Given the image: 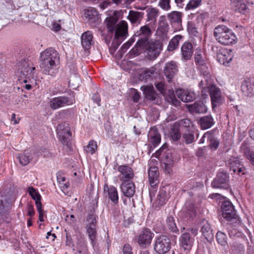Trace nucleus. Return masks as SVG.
<instances>
[{
	"mask_svg": "<svg viewBox=\"0 0 254 254\" xmlns=\"http://www.w3.org/2000/svg\"><path fill=\"white\" fill-rule=\"evenodd\" d=\"M118 20L116 15L109 16L105 20L108 30H115L111 46L109 47L111 54H113L118 49L127 33V23L125 21H122L117 24Z\"/></svg>",
	"mask_w": 254,
	"mask_h": 254,
	"instance_id": "1",
	"label": "nucleus"
},
{
	"mask_svg": "<svg viewBox=\"0 0 254 254\" xmlns=\"http://www.w3.org/2000/svg\"><path fill=\"white\" fill-rule=\"evenodd\" d=\"M59 57L58 52L53 48L46 49L41 54L40 67L47 74L54 76L57 72Z\"/></svg>",
	"mask_w": 254,
	"mask_h": 254,
	"instance_id": "2",
	"label": "nucleus"
},
{
	"mask_svg": "<svg viewBox=\"0 0 254 254\" xmlns=\"http://www.w3.org/2000/svg\"><path fill=\"white\" fill-rule=\"evenodd\" d=\"M224 190L226 191L225 193L226 196H223V218L227 221L232 227H237L240 225V221L236 215L233 204L229 199L227 197V196L233 195L232 190L227 183H223Z\"/></svg>",
	"mask_w": 254,
	"mask_h": 254,
	"instance_id": "3",
	"label": "nucleus"
},
{
	"mask_svg": "<svg viewBox=\"0 0 254 254\" xmlns=\"http://www.w3.org/2000/svg\"><path fill=\"white\" fill-rule=\"evenodd\" d=\"M158 168L156 166H150L148 171V179L150 186L149 188V194L151 199L154 197L155 193L157 191L158 185L159 183Z\"/></svg>",
	"mask_w": 254,
	"mask_h": 254,
	"instance_id": "4",
	"label": "nucleus"
},
{
	"mask_svg": "<svg viewBox=\"0 0 254 254\" xmlns=\"http://www.w3.org/2000/svg\"><path fill=\"white\" fill-rule=\"evenodd\" d=\"M57 133L61 142L68 147L71 136L69 125L65 123L59 124L57 127Z\"/></svg>",
	"mask_w": 254,
	"mask_h": 254,
	"instance_id": "5",
	"label": "nucleus"
},
{
	"mask_svg": "<svg viewBox=\"0 0 254 254\" xmlns=\"http://www.w3.org/2000/svg\"><path fill=\"white\" fill-rule=\"evenodd\" d=\"M170 248V240L168 236L162 235L157 237L154 248L158 254H165L169 250Z\"/></svg>",
	"mask_w": 254,
	"mask_h": 254,
	"instance_id": "6",
	"label": "nucleus"
},
{
	"mask_svg": "<svg viewBox=\"0 0 254 254\" xmlns=\"http://www.w3.org/2000/svg\"><path fill=\"white\" fill-rule=\"evenodd\" d=\"M117 170L120 173L119 177L122 183L129 182L134 177L132 169L127 165L119 166Z\"/></svg>",
	"mask_w": 254,
	"mask_h": 254,
	"instance_id": "7",
	"label": "nucleus"
},
{
	"mask_svg": "<svg viewBox=\"0 0 254 254\" xmlns=\"http://www.w3.org/2000/svg\"><path fill=\"white\" fill-rule=\"evenodd\" d=\"M208 91L211 97L212 108L221 104L222 96L221 91L215 85H212L208 88Z\"/></svg>",
	"mask_w": 254,
	"mask_h": 254,
	"instance_id": "8",
	"label": "nucleus"
},
{
	"mask_svg": "<svg viewBox=\"0 0 254 254\" xmlns=\"http://www.w3.org/2000/svg\"><path fill=\"white\" fill-rule=\"evenodd\" d=\"M72 99L66 96H60L53 98L50 103V107L54 110L72 104Z\"/></svg>",
	"mask_w": 254,
	"mask_h": 254,
	"instance_id": "9",
	"label": "nucleus"
},
{
	"mask_svg": "<svg viewBox=\"0 0 254 254\" xmlns=\"http://www.w3.org/2000/svg\"><path fill=\"white\" fill-rule=\"evenodd\" d=\"M161 49L162 44L159 41L149 43L146 49L149 59H155L159 56Z\"/></svg>",
	"mask_w": 254,
	"mask_h": 254,
	"instance_id": "10",
	"label": "nucleus"
},
{
	"mask_svg": "<svg viewBox=\"0 0 254 254\" xmlns=\"http://www.w3.org/2000/svg\"><path fill=\"white\" fill-rule=\"evenodd\" d=\"M162 168L168 174L172 172L174 160L171 151L168 150L165 152L162 157Z\"/></svg>",
	"mask_w": 254,
	"mask_h": 254,
	"instance_id": "11",
	"label": "nucleus"
},
{
	"mask_svg": "<svg viewBox=\"0 0 254 254\" xmlns=\"http://www.w3.org/2000/svg\"><path fill=\"white\" fill-rule=\"evenodd\" d=\"M153 237V233L148 229H144L138 236L137 243L140 246L146 247L150 244Z\"/></svg>",
	"mask_w": 254,
	"mask_h": 254,
	"instance_id": "12",
	"label": "nucleus"
},
{
	"mask_svg": "<svg viewBox=\"0 0 254 254\" xmlns=\"http://www.w3.org/2000/svg\"><path fill=\"white\" fill-rule=\"evenodd\" d=\"M179 240L181 248L186 251L187 254L191 249L194 239L190 236V233L186 232L181 236Z\"/></svg>",
	"mask_w": 254,
	"mask_h": 254,
	"instance_id": "13",
	"label": "nucleus"
},
{
	"mask_svg": "<svg viewBox=\"0 0 254 254\" xmlns=\"http://www.w3.org/2000/svg\"><path fill=\"white\" fill-rule=\"evenodd\" d=\"M168 19L171 24L177 30L182 29V13L179 11H173L168 14Z\"/></svg>",
	"mask_w": 254,
	"mask_h": 254,
	"instance_id": "14",
	"label": "nucleus"
},
{
	"mask_svg": "<svg viewBox=\"0 0 254 254\" xmlns=\"http://www.w3.org/2000/svg\"><path fill=\"white\" fill-rule=\"evenodd\" d=\"M226 165L229 168L230 170L233 171L234 173L239 174L243 172L245 170L244 166L241 164L239 160L234 157H231L227 162Z\"/></svg>",
	"mask_w": 254,
	"mask_h": 254,
	"instance_id": "15",
	"label": "nucleus"
},
{
	"mask_svg": "<svg viewBox=\"0 0 254 254\" xmlns=\"http://www.w3.org/2000/svg\"><path fill=\"white\" fill-rule=\"evenodd\" d=\"M178 66L176 62L171 61L166 64L164 68V73L168 79V82H170L178 72Z\"/></svg>",
	"mask_w": 254,
	"mask_h": 254,
	"instance_id": "16",
	"label": "nucleus"
},
{
	"mask_svg": "<svg viewBox=\"0 0 254 254\" xmlns=\"http://www.w3.org/2000/svg\"><path fill=\"white\" fill-rule=\"evenodd\" d=\"M237 37L232 31L227 27H223V45H230L237 42Z\"/></svg>",
	"mask_w": 254,
	"mask_h": 254,
	"instance_id": "17",
	"label": "nucleus"
},
{
	"mask_svg": "<svg viewBox=\"0 0 254 254\" xmlns=\"http://www.w3.org/2000/svg\"><path fill=\"white\" fill-rule=\"evenodd\" d=\"M148 141L154 147L160 143L161 135L155 127H151L148 133Z\"/></svg>",
	"mask_w": 254,
	"mask_h": 254,
	"instance_id": "18",
	"label": "nucleus"
},
{
	"mask_svg": "<svg viewBox=\"0 0 254 254\" xmlns=\"http://www.w3.org/2000/svg\"><path fill=\"white\" fill-rule=\"evenodd\" d=\"M121 189L125 196L130 198L134 195L135 187L131 182H124L121 186Z\"/></svg>",
	"mask_w": 254,
	"mask_h": 254,
	"instance_id": "19",
	"label": "nucleus"
},
{
	"mask_svg": "<svg viewBox=\"0 0 254 254\" xmlns=\"http://www.w3.org/2000/svg\"><path fill=\"white\" fill-rule=\"evenodd\" d=\"M201 232L208 242H210L214 237L212 230L207 221L203 220L201 222Z\"/></svg>",
	"mask_w": 254,
	"mask_h": 254,
	"instance_id": "20",
	"label": "nucleus"
},
{
	"mask_svg": "<svg viewBox=\"0 0 254 254\" xmlns=\"http://www.w3.org/2000/svg\"><path fill=\"white\" fill-rule=\"evenodd\" d=\"M187 108L189 112L192 114H202L206 113L207 111L206 106L201 101L196 102L193 104L188 105Z\"/></svg>",
	"mask_w": 254,
	"mask_h": 254,
	"instance_id": "21",
	"label": "nucleus"
},
{
	"mask_svg": "<svg viewBox=\"0 0 254 254\" xmlns=\"http://www.w3.org/2000/svg\"><path fill=\"white\" fill-rule=\"evenodd\" d=\"M176 93L178 98L184 102H191L195 98V96L193 92L182 89H177L176 91Z\"/></svg>",
	"mask_w": 254,
	"mask_h": 254,
	"instance_id": "22",
	"label": "nucleus"
},
{
	"mask_svg": "<svg viewBox=\"0 0 254 254\" xmlns=\"http://www.w3.org/2000/svg\"><path fill=\"white\" fill-rule=\"evenodd\" d=\"M81 39L82 46L85 50L89 49L93 44V35L89 31L83 33Z\"/></svg>",
	"mask_w": 254,
	"mask_h": 254,
	"instance_id": "23",
	"label": "nucleus"
},
{
	"mask_svg": "<svg viewBox=\"0 0 254 254\" xmlns=\"http://www.w3.org/2000/svg\"><path fill=\"white\" fill-rule=\"evenodd\" d=\"M241 90L246 96H253L254 94V82L249 79L245 80L242 83Z\"/></svg>",
	"mask_w": 254,
	"mask_h": 254,
	"instance_id": "24",
	"label": "nucleus"
},
{
	"mask_svg": "<svg viewBox=\"0 0 254 254\" xmlns=\"http://www.w3.org/2000/svg\"><path fill=\"white\" fill-rule=\"evenodd\" d=\"M107 191L108 196L114 204H117L118 202L119 196L117 189L114 187H109L107 185L104 186V191Z\"/></svg>",
	"mask_w": 254,
	"mask_h": 254,
	"instance_id": "25",
	"label": "nucleus"
},
{
	"mask_svg": "<svg viewBox=\"0 0 254 254\" xmlns=\"http://www.w3.org/2000/svg\"><path fill=\"white\" fill-rule=\"evenodd\" d=\"M143 91L145 98L149 100L154 101L157 96V94L154 91L153 86H142L140 88Z\"/></svg>",
	"mask_w": 254,
	"mask_h": 254,
	"instance_id": "26",
	"label": "nucleus"
},
{
	"mask_svg": "<svg viewBox=\"0 0 254 254\" xmlns=\"http://www.w3.org/2000/svg\"><path fill=\"white\" fill-rule=\"evenodd\" d=\"M183 59L189 60L192 55V46L190 43H185L181 48Z\"/></svg>",
	"mask_w": 254,
	"mask_h": 254,
	"instance_id": "27",
	"label": "nucleus"
},
{
	"mask_svg": "<svg viewBox=\"0 0 254 254\" xmlns=\"http://www.w3.org/2000/svg\"><path fill=\"white\" fill-rule=\"evenodd\" d=\"M182 213H185L184 218L187 220L193 218L196 214V211L193 204L187 202L186 203L185 208Z\"/></svg>",
	"mask_w": 254,
	"mask_h": 254,
	"instance_id": "28",
	"label": "nucleus"
},
{
	"mask_svg": "<svg viewBox=\"0 0 254 254\" xmlns=\"http://www.w3.org/2000/svg\"><path fill=\"white\" fill-rule=\"evenodd\" d=\"M35 68L34 67H31L30 64L26 62L23 64L22 68L21 69V74L23 76L27 78H33L34 76V70Z\"/></svg>",
	"mask_w": 254,
	"mask_h": 254,
	"instance_id": "29",
	"label": "nucleus"
},
{
	"mask_svg": "<svg viewBox=\"0 0 254 254\" xmlns=\"http://www.w3.org/2000/svg\"><path fill=\"white\" fill-rule=\"evenodd\" d=\"M199 124L201 129H206L209 128L214 124L213 119L210 116H204L200 119Z\"/></svg>",
	"mask_w": 254,
	"mask_h": 254,
	"instance_id": "30",
	"label": "nucleus"
},
{
	"mask_svg": "<svg viewBox=\"0 0 254 254\" xmlns=\"http://www.w3.org/2000/svg\"><path fill=\"white\" fill-rule=\"evenodd\" d=\"M143 15V12L130 10L127 18L132 23H134L139 22L142 19Z\"/></svg>",
	"mask_w": 254,
	"mask_h": 254,
	"instance_id": "31",
	"label": "nucleus"
},
{
	"mask_svg": "<svg viewBox=\"0 0 254 254\" xmlns=\"http://www.w3.org/2000/svg\"><path fill=\"white\" fill-rule=\"evenodd\" d=\"M28 192L31 197L35 200L37 209H39L40 208V206L42 205V203L41 202V195L33 187L29 188Z\"/></svg>",
	"mask_w": 254,
	"mask_h": 254,
	"instance_id": "32",
	"label": "nucleus"
},
{
	"mask_svg": "<svg viewBox=\"0 0 254 254\" xmlns=\"http://www.w3.org/2000/svg\"><path fill=\"white\" fill-rule=\"evenodd\" d=\"M155 73V69L151 67L143 70L139 75V79L142 81H147L151 79Z\"/></svg>",
	"mask_w": 254,
	"mask_h": 254,
	"instance_id": "33",
	"label": "nucleus"
},
{
	"mask_svg": "<svg viewBox=\"0 0 254 254\" xmlns=\"http://www.w3.org/2000/svg\"><path fill=\"white\" fill-rule=\"evenodd\" d=\"M151 33L150 28L147 25L141 26L139 30L135 34V37L149 38Z\"/></svg>",
	"mask_w": 254,
	"mask_h": 254,
	"instance_id": "34",
	"label": "nucleus"
},
{
	"mask_svg": "<svg viewBox=\"0 0 254 254\" xmlns=\"http://www.w3.org/2000/svg\"><path fill=\"white\" fill-rule=\"evenodd\" d=\"M17 158L22 165L26 166L29 163L32 158V157L30 152L28 151H25L19 154Z\"/></svg>",
	"mask_w": 254,
	"mask_h": 254,
	"instance_id": "35",
	"label": "nucleus"
},
{
	"mask_svg": "<svg viewBox=\"0 0 254 254\" xmlns=\"http://www.w3.org/2000/svg\"><path fill=\"white\" fill-rule=\"evenodd\" d=\"M85 17L91 22H96L99 18L97 11L94 8H88L85 11Z\"/></svg>",
	"mask_w": 254,
	"mask_h": 254,
	"instance_id": "36",
	"label": "nucleus"
},
{
	"mask_svg": "<svg viewBox=\"0 0 254 254\" xmlns=\"http://www.w3.org/2000/svg\"><path fill=\"white\" fill-rule=\"evenodd\" d=\"M232 7H235V10L242 13H245L247 10V6L243 0H237L232 3Z\"/></svg>",
	"mask_w": 254,
	"mask_h": 254,
	"instance_id": "37",
	"label": "nucleus"
},
{
	"mask_svg": "<svg viewBox=\"0 0 254 254\" xmlns=\"http://www.w3.org/2000/svg\"><path fill=\"white\" fill-rule=\"evenodd\" d=\"M166 100L168 102L173 105L175 106H179L180 105V102L175 97V94L173 90H169L166 95Z\"/></svg>",
	"mask_w": 254,
	"mask_h": 254,
	"instance_id": "38",
	"label": "nucleus"
},
{
	"mask_svg": "<svg viewBox=\"0 0 254 254\" xmlns=\"http://www.w3.org/2000/svg\"><path fill=\"white\" fill-rule=\"evenodd\" d=\"M174 124H175V127H179L181 130H183V128H186L188 130L192 125V123L188 119L181 120L174 123Z\"/></svg>",
	"mask_w": 254,
	"mask_h": 254,
	"instance_id": "39",
	"label": "nucleus"
},
{
	"mask_svg": "<svg viewBox=\"0 0 254 254\" xmlns=\"http://www.w3.org/2000/svg\"><path fill=\"white\" fill-rule=\"evenodd\" d=\"M148 39L146 38L139 37L135 45L136 50L139 51L140 50L145 49L149 44Z\"/></svg>",
	"mask_w": 254,
	"mask_h": 254,
	"instance_id": "40",
	"label": "nucleus"
},
{
	"mask_svg": "<svg viewBox=\"0 0 254 254\" xmlns=\"http://www.w3.org/2000/svg\"><path fill=\"white\" fill-rule=\"evenodd\" d=\"M181 35L175 36L170 42L168 46L169 51H173L178 46L179 41L182 39Z\"/></svg>",
	"mask_w": 254,
	"mask_h": 254,
	"instance_id": "41",
	"label": "nucleus"
},
{
	"mask_svg": "<svg viewBox=\"0 0 254 254\" xmlns=\"http://www.w3.org/2000/svg\"><path fill=\"white\" fill-rule=\"evenodd\" d=\"M166 224L168 228L171 231L176 232L178 231L173 216L170 215L167 217L166 219Z\"/></svg>",
	"mask_w": 254,
	"mask_h": 254,
	"instance_id": "42",
	"label": "nucleus"
},
{
	"mask_svg": "<svg viewBox=\"0 0 254 254\" xmlns=\"http://www.w3.org/2000/svg\"><path fill=\"white\" fill-rule=\"evenodd\" d=\"M57 180L60 184V187L62 191L65 194V190L68 188V184L65 181V178L61 175L57 176Z\"/></svg>",
	"mask_w": 254,
	"mask_h": 254,
	"instance_id": "43",
	"label": "nucleus"
},
{
	"mask_svg": "<svg viewBox=\"0 0 254 254\" xmlns=\"http://www.w3.org/2000/svg\"><path fill=\"white\" fill-rule=\"evenodd\" d=\"M87 232L92 244L94 245L96 235V226L93 225L87 226Z\"/></svg>",
	"mask_w": 254,
	"mask_h": 254,
	"instance_id": "44",
	"label": "nucleus"
},
{
	"mask_svg": "<svg viewBox=\"0 0 254 254\" xmlns=\"http://www.w3.org/2000/svg\"><path fill=\"white\" fill-rule=\"evenodd\" d=\"M181 129L179 127H176L175 124L172 126L171 131V136L174 141L178 140L181 137Z\"/></svg>",
	"mask_w": 254,
	"mask_h": 254,
	"instance_id": "45",
	"label": "nucleus"
},
{
	"mask_svg": "<svg viewBox=\"0 0 254 254\" xmlns=\"http://www.w3.org/2000/svg\"><path fill=\"white\" fill-rule=\"evenodd\" d=\"M195 62L200 65H203L205 63V60L203 56V52L199 50L197 51L195 54Z\"/></svg>",
	"mask_w": 254,
	"mask_h": 254,
	"instance_id": "46",
	"label": "nucleus"
},
{
	"mask_svg": "<svg viewBox=\"0 0 254 254\" xmlns=\"http://www.w3.org/2000/svg\"><path fill=\"white\" fill-rule=\"evenodd\" d=\"M97 147L96 142L94 140H91L85 147V150L86 153L93 154L95 152Z\"/></svg>",
	"mask_w": 254,
	"mask_h": 254,
	"instance_id": "47",
	"label": "nucleus"
},
{
	"mask_svg": "<svg viewBox=\"0 0 254 254\" xmlns=\"http://www.w3.org/2000/svg\"><path fill=\"white\" fill-rule=\"evenodd\" d=\"M167 200V196L166 192L163 190H160L157 195L156 201L159 205L162 206L163 205Z\"/></svg>",
	"mask_w": 254,
	"mask_h": 254,
	"instance_id": "48",
	"label": "nucleus"
},
{
	"mask_svg": "<svg viewBox=\"0 0 254 254\" xmlns=\"http://www.w3.org/2000/svg\"><path fill=\"white\" fill-rule=\"evenodd\" d=\"M147 11L148 21L153 20L158 16L159 14L158 9L155 8H149L147 10Z\"/></svg>",
	"mask_w": 254,
	"mask_h": 254,
	"instance_id": "49",
	"label": "nucleus"
},
{
	"mask_svg": "<svg viewBox=\"0 0 254 254\" xmlns=\"http://www.w3.org/2000/svg\"><path fill=\"white\" fill-rule=\"evenodd\" d=\"M222 35V27L221 25L217 26L214 29V36L219 43H221Z\"/></svg>",
	"mask_w": 254,
	"mask_h": 254,
	"instance_id": "50",
	"label": "nucleus"
},
{
	"mask_svg": "<svg viewBox=\"0 0 254 254\" xmlns=\"http://www.w3.org/2000/svg\"><path fill=\"white\" fill-rule=\"evenodd\" d=\"M212 186L214 188H221L222 186V178L221 175L219 174L212 183Z\"/></svg>",
	"mask_w": 254,
	"mask_h": 254,
	"instance_id": "51",
	"label": "nucleus"
},
{
	"mask_svg": "<svg viewBox=\"0 0 254 254\" xmlns=\"http://www.w3.org/2000/svg\"><path fill=\"white\" fill-rule=\"evenodd\" d=\"M227 51V50H226ZM233 55L231 50L227 51V55L223 54V65L227 64L232 60Z\"/></svg>",
	"mask_w": 254,
	"mask_h": 254,
	"instance_id": "52",
	"label": "nucleus"
},
{
	"mask_svg": "<svg viewBox=\"0 0 254 254\" xmlns=\"http://www.w3.org/2000/svg\"><path fill=\"white\" fill-rule=\"evenodd\" d=\"M201 2V0H190L186 7V10L193 9L198 7Z\"/></svg>",
	"mask_w": 254,
	"mask_h": 254,
	"instance_id": "53",
	"label": "nucleus"
},
{
	"mask_svg": "<svg viewBox=\"0 0 254 254\" xmlns=\"http://www.w3.org/2000/svg\"><path fill=\"white\" fill-rule=\"evenodd\" d=\"M183 138L184 141L187 144L191 143L194 139L193 134L190 132L184 133L183 135Z\"/></svg>",
	"mask_w": 254,
	"mask_h": 254,
	"instance_id": "54",
	"label": "nucleus"
},
{
	"mask_svg": "<svg viewBox=\"0 0 254 254\" xmlns=\"http://www.w3.org/2000/svg\"><path fill=\"white\" fill-rule=\"evenodd\" d=\"M171 0H160L159 6L164 10H169L171 8Z\"/></svg>",
	"mask_w": 254,
	"mask_h": 254,
	"instance_id": "55",
	"label": "nucleus"
},
{
	"mask_svg": "<svg viewBox=\"0 0 254 254\" xmlns=\"http://www.w3.org/2000/svg\"><path fill=\"white\" fill-rule=\"evenodd\" d=\"M113 35H114V31L110 30H108V33L106 35L102 34L105 42L108 45H109L111 40L112 39Z\"/></svg>",
	"mask_w": 254,
	"mask_h": 254,
	"instance_id": "56",
	"label": "nucleus"
},
{
	"mask_svg": "<svg viewBox=\"0 0 254 254\" xmlns=\"http://www.w3.org/2000/svg\"><path fill=\"white\" fill-rule=\"evenodd\" d=\"M87 221L88 224H87V226L93 225L94 226H96V216L95 215L92 214L88 215Z\"/></svg>",
	"mask_w": 254,
	"mask_h": 254,
	"instance_id": "57",
	"label": "nucleus"
},
{
	"mask_svg": "<svg viewBox=\"0 0 254 254\" xmlns=\"http://www.w3.org/2000/svg\"><path fill=\"white\" fill-rule=\"evenodd\" d=\"M123 252L124 254H132L131 246L128 244L125 245L123 248Z\"/></svg>",
	"mask_w": 254,
	"mask_h": 254,
	"instance_id": "58",
	"label": "nucleus"
},
{
	"mask_svg": "<svg viewBox=\"0 0 254 254\" xmlns=\"http://www.w3.org/2000/svg\"><path fill=\"white\" fill-rule=\"evenodd\" d=\"M132 95V99L133 102H137L140 98V95L136 90L134 89H131Z\"/></svg>",
	"mask_w": 254,
	"mask_h": 254,
	"instance_id": "59",
	"label": "nucleus"
},
{
	"mask_svg": "<svg viewBox=\"0 0 254 254\" xmlns=\"http://www.w3.org/2000/svg\"><path fill=\"white\" fill-rule=\"evenodd\" d=\"M209 197L211 198L212 199H215L219 203H221L222 200V195L219 193H215L211 194L209 195Z\"/></svg>",
	"mask_w": 254,
	"mask_h": 254,
	"instance_id": "60",
	"label": "nucleus"
},
{
	"mask_svg": "<svg viewBox=\"0 0 254 254\" xmlns=\"http://www.w3.org/2000/svg\"><path fill=\"white\" fill-rule=\"evenodd\" d=\"M247 158L251 161L252 164L254 165V153L253 152H248L245 153Z\"/></svg>",
	"mask_w": 254,
	"mask_h": 254,
	"instance_id": "61",
	"label": "nucleus"
},
{
	"mask_svg": "<svg viewBox=\"0 0 254 254\" xmlns=\"http://www.w3.org/2000/svg\"><path fill=\"white\" fill-rule=\"evenodd\" d=\"M155 86L158 90L161 93H163L164 91V83L161 82L157 83Z\"/></svg>",
	"mask_w": 254,
	"mask_h": 254,
	"instance_id": "62",
	"label": "nucleus"
},
{
	"mask_svg": "<svg viewBox=\"0 0 254 254\" xmlns=\"http://www.w3.org/2000/svg\"><path fill=\"white\" fill-rule=\"evenodd\" d=\"M219 144V141L217 140L213 139L211 140L210 146L212 149H216L218 147Z\"/></svg>",
	"mask_w": 254,
	"mask_h": 254,
	"instance_id": "63",
	"label": "nucleus"
},
{
	"mask_svg": "<svg viewBox=\"0 0 254 254\" xmlns=\"http://www.w3.org/2000/svg\"><path fill=\"white\" fill-rule=\"evenodd\" d=\"M92 99L93 100L96 102L98 106H100V97L99 95L97 93L94 94L92 96Z\"/></svg>",
	"mask_w": 254,
	"mask_h": 254,
	"instance_id": "64",
	"label": "nucleus"
}]
</instances>
